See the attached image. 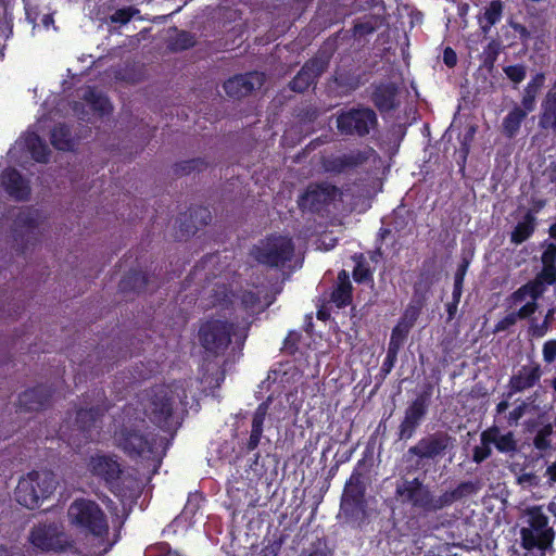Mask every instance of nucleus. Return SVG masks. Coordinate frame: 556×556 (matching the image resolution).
Instances as JSON below:
<instances>
[{
	"label": "nucleus",
	"mask_w": 556,
	"mask_h": 556,
	"mask_svg": "<svg viewBox=\"0 0 556 556\" xmlns=\"http://www.w3.org/2000/svg\"><path fill=\"white\" fill-rule=\"evenodd\" d=\"M135 414L130 407L123 409V420L113 433L114 443L130 459L151 462L156 473L170 441L150 430L146 419Z\"/></svg>",
	"instance_id": "nucleus-1"
},
{
	"label": "nucleus",
	"mask_w": 556,
	"mask_h": 556,
	"mask_svg": "<svg viewBox=\"0 0 556 556\" xmlns=\"http://www.w3.org/2000/svg\"><path fill=\"white\" fill-rule=\"evenodd\" d=\"M250 328V321L240 326L227 319L210 317L200 324L199 344L207 358H216L225 354L233 339L232 350L242 354Z\"/></svg>",
	"instance_id": "nucleus-2"
},
{
	"label": "nucleus",
	"mask_w": 556,
	"mask_h": 556,
	"mask_svg": "<svg viewBox=\"0 0 556 556\" xmlns=\"http://www.w3.org/2000/svg\"><path fill=\"white\" fill-rule=\"evenodd\" d=\"M70 523L85 535L104 541L109 535V522L101 506L89 498L74 500L67 510Z\"/></svg>",
	"instance_id": "nucleus-3"
},
{
	"label": "nucleus",
	"mask_w": 556,
	"mask_h": 556,
	"mask_svg": "<svg viewBox=\"0 0 556 556\" xmlns=\"http://www.w3.org/2000/svg\"><path fill=\"white\" fill-rule=\"evenodd\" d=\"M144 415L165 432H176L179 424L174 420L175 397L173 391L156 384L147 391L142 402Z\"/></svg>",
	"instance_id": "nucleus-4"
},
{
	"label": "nucleus",
	"mask_w": 556,
	"mask_h": 556,
	"mask_svg": "<svg viewBox=\"0 0 556 556\" xmlns=\"http://www.w3.org/2000/svg\"><path fill=\"white\" fill-rule=\"evenodd\" d=\"M55 475L50 470H33L18 480L14 495L16 502L28 508L35 509L41 501L48 498L56 489Z\"/></svg>",
	"instance_id": "nucleus-5"
},
{
	"label": "nucleus",
	"mask_w": 556,
	"mask_h": 556,
	"mask_svg": "<svg viewBox=\"0 0 556 556\" xmlns=\"http://www.w3.org/2000/svg\"><path fill=\"white\" fill-rule=\"evenodd\" d=\"M294 251L295 245L292 238L269 233L251 248L250 256L265 267L281 268L292 260Z\"/></svg>",
	"instance_id": "nucleus-6"
},
{
	"label": "nucleus",
	"mask_w": 556,
	"mask_h": 556,
	"mask_svg": "<svg viewBox=\"0 0 556 556\" xmlns=\"http://www.w3.org/2000/svg\"><path fill=\"white\" fill-rule=\"evenodd\" d=\"M395 497L402 505L409 506L425 516L442 510L440 495L435 496L430 486L417 477L397 483Z\"/></svg>",
	"instance_id": "nucleus-7"
},
{
	"label": "nucleus",
	"mask_w": 556,
	"mask_h": 556,
	"mask_svg": "<svg viewBox=\"0 0 556 556\" xmlns=\"http://www.w3.org/2000/svg\"><path fill=\"white\" fill-rule=\"evenodd\" d=\"M378 125L376 111L363 104L343 109L337 113L336 127L344 137L365 138Z\"/></svg>",
	"instance_id": "nucleus-8"
},
{
	"label": "nucleus",
	"mask_w": 556,
	"mask_h": 556,
	"mask_svg": "<svg viewBox=\"0 0 556 556\" xmlns=\"http://www.w3.org/2000/svg\"><path fill=\"white\" fill-rule=\"evenodd\" d=\"M555 533L548 526L547 516L540 508H532L528 513V527L520 529L521 547L528 552H540L545 556V551L552 546Z\"/></svg>",
	"instance_id": "nucleus-9"
},
{
	"label": "nucleus",
	"mask_w": 556,
	"mask_h": 556,
	"mask_svg": "<svg viewBox=\"0 0 556 556\" xmlns=\"http://www.w3.org/2000/svg\"><path fill=\"white\" fill-rule=\"evenodd\" d=\"M455 445V438L450 435L446 431H435L429 433L418 440V442L410 446L407 455L415 456L416 467L425 465V460L437 462L450 453Z\"/></svg>",
	"instance_id": "nucleus-10"
},
{
	"label": "nucleus",
	"mask_w": 556,
	"mask_h": 556,
	"mask_svg": "<svg viewBox=\"0 0 556 556\" xmlns=\"http://www.w3.org/2000/svg\"><path fill=\"white\" fill-rule=\"evenodd\" d=\"M28 540L35 548L42 552L62 553L74 547V541L56 522L34 526Z\"/></svg>",
	"instance_id": "nucleus-11"
},
{
	"label": "nucleus",
	"mask_w": 556,
	"mask_h": 556,
	"mask_svg": "<svg viewBox=\"0 0 556 556\" xmlns=\"http://www.w3.org/2000/svg\"><path fill=\"white\" fill-rule=\"evenodd\" d=\"M333 55V50L321 47L308 59L289 83V88L298 93H303L312 85H316L318 78L327 71Z\"/></svg>",
	"instance_id": "nucleus-12"
},
{
	"label": "nucleus",
	"mask_w": 556,
	"mask_h": 556,
	"mask_svg": "<svg viewBox=\"0 0 556 556\" xmlns=\"http://www.w3.org/2000/svg\"><path fill=\"white\" fill-rule=\"evenodd\" d=\"M432 391L433 387L430 383L427 384L407 405L399 425L397 437L400 440H409L414 437L428 414Z\"/></svg>",
	"instance_id": "nucleus-13"
},
{
	"label": "nucleus",
	"mask_w": 556,
	"mask_h": 556,
	"mask_svg": "<svg viewBox=\"0 0 556 556\" xmlns=\"http://www.w3.org/2000/svg\"><path fill=\"white\" fill-rule=\"evenodd\" d=\"M89 471L92 476L104 481L105 486L116 497H128L127 490L121 485L122 468L119 463L109 455L91 456L88 464Z\"/></svg>",
	"instance_id": "nucleus-14"
},
{
	"label": "nucleus",
	"mask_w": 556,
	"mask_h": 556,
	"mask_svg": "<svg viewBox=\"0 0 556 556\" xmlns=\"http://www.w3.org/2000/svg\"><path fill=\"white\" fill-rule=\"evenodd\" d=\"M96 404L88 408L76 410L75 425L84 439L91 438L92 431L102 421L104 415L111 409L112 403L109 401L103 389H97L92 392Z\"/></svg>",
	"instance_id": "nucleus-15"
},
{
	"label": "nucleus",
	"mask_w": 556,
	"mask_h": 556,
	"mask_svg": "<svg viewBox=\"0 0 556 556\" xmlns=\"http://www.w3.org/2000/svg\"><path fill=\"white\" fill-rule=\"evenodd\" d=\"M340 193V189L334 185L327 182L311 184L300 195L298 205L303 212L319 213Z\"/></svg>",
	"instance_id": "nucleus-16"
},
{
	"label": "nucleus",
	"mask_w": 556,
	"mask_h": 556,
	"mask_svg": "<svg viewBox=\"0 0 556 556\" xmlns=\"http://www.w3.org/2000/svg\"><path fill=\"white\" fill-rule=\"evenodd\" d=\"M540 378L541 368L539 365L522 366L517 374L510 377L508 391L503 394V400H501L495 406L496 415L506 413L509 407V400L513 395L534 387L540 381Z\"/></svg>",
	"instance_id": "nucleus-17"
},
{
	"label": "nucleus",
	"mask_w": 556,
	"mask_h": 556,
	"mask_svg": "<svg viewBox=\"0 0 556 556\" xmlns=\"http://www.w3.org/2000/svg\"><path fill=\"white\" fill-rule=\"evenodd\" d=\"M369 151H372V149L368 151L356 149L340 155H324L321 156L320 164L326 173L340 175L366 163L369 159Z\"/></svg>",
	"instance_id": "nucleus-18"
},
{
	"label": "nucleus",
	"mask_w": 556,
	"mask_h": 556,
	"mask_svg": "<svg viewBox=\"0 0 556 556\" xmlns=\"http://www.w3.org/2000/svg\"><path fill=\"white\" fill-rule=\"evenodd\" d=\"M365 492L366 488L361 473L353 472L345 483L341 498V507L345 515L355 516L364 513L366 507Z\"/></svg>",
	"instance_id": "nucleus-19"
},
{
	"label": "nucleus",
	"mask_w": 556,
	"mask_h": 556,
	"mask_svg": "<svg viewBox=\"0 0 556 556\" xmlns=\"http://www.w3.org/2000/svg\"><path fill=\"white\" fill-rule=\"evenodd\" d=\"M212 220L208 207L202 205L190 206L187 212L181 213L176 223L180 240H187L194 236L200 229L207 226Z\"/></svg>",
	"instance_id": "nucleus-20"
},
{
	"label": "nucleus",
	"mask_w": 556,
	"mask_h": 556,
	"mask_svg": "<svg viewBox=\"0 0 556 556\" xmlns=\"http://www.w3.org/2000/svg\"><path fill=\"white\" fill-rule=\"evenodd\" d=\"M265 81V75L253 71L244 74H237L224 83V90L228 97L242 99L250 96L254 90L260 89Z\"/></svg>",
	"instance_id": "nucleus-21"
},
{
	"label": "nucleus",
	"mask_w": 556,
	"mask_h": 556,
	"mask_svg": "<svg viewBox=\"0 0 556 556\" xmlns=\"http://www.w3.org/2000/svg\"><path fill=\"white\" fill-rule=\"evenodd\" d=\"M55 390L46 384H37L18 395V408L24 412H40L50 407Z\"/></svg>",
	"instance_id": "nucleus-22"
},
{
	"label": "nucleus",
	"mask_w": 556,
	"mask_h": 556,
	"mask_svg": "<svg viewBox=\"0 0 556 556\" xmlns=\"http://www.w3.org/2000/svg\"><path fill=\"white\" fill-rule=\"evenodd\" d=\"M370 100L375 108L381 113H389L400 106V88L393 81H380L372 84Z\"/></svg>",
	"instance_id": "nucleus-23"
},
{
	"label": "nucleus",
	"mask_w": 556,
	"mask_h": 556,
	"mask_svg": "<svg viewBox=\"0 0 556 556\" xmlns=\"http://www.w3.org/2000/svg\"><path fill=\"white\" fill-rule=\"evenodd\" d=\"M1 184L7 194L17 202L28 201L31 194L29 180L16 168H5L1 174Z\"/></svg>",
	"instance_id": "nucleus-24"
},
{
	"label": "nucleus",
	"mask_w": 556,
	"mask_h": 556,
	"mask_svg": "<svg viewBox=\"0 0 556 556\" xmlns=\"http://www.w3.org/2000/svg\"><path fill=\"white\" fill-rule=\"evenodd\" d=\"M481 442L492 443L496 451L503 454L515 455L518 452V442L513 431L501 433L497 425L489 427L480 435Z\"/></svg>",
	"instance_id": "nucleus-25"
},
{
	"label": "nucleus",
	"mask_w": 556,
	"mask_h": 556,
	"mask_svg": "<svg viewBox=\"0 0 556 556\" xmlns=\"http://www.w3.org/2000/svg\"><path fill=\"white\" fill-rule=\"evenodd\" d=\"M270 406V399L258 404L252 415L251 431L248 440L242 444L241 450L251 453L257 448L264 432V422Z\"/></svg>",
	"instance_id": "nucleus-26"
},
{
	"label": "nucleus",
	"mask_w": 556,
	"mask_h": 556,
	"mask_svg": "<svg viewBox=\"0 0 556 556\" xmlns=\"http://www.w3.org/2000/svg\"><path fill=\"white\" fill-rule=\"evenodd\" d=\"M368 81V73L357 70H338L333 75V83L342 94H351Z\"/></svg>",
	"instance_id": "nucleus-27"
},
{
	"label": "nucleus",
	"mask_w": 556,
	"mask_h": 556,
	"mask_svg": "<svg viewBox=\"0 0 556 556\" xmlns=\"http://www.w3.org/2000/svg\"><path fill=\"white\" fill-rule=\"evenodd\" d=\"M539 126L556 134V80L541 102Z\"/></svg>",
	"instance_id": "nucleus-28"
},
{
	"label": "nucleus",
	"mask_w": 556,
	"mask_h": 556,
	"mask_svg": "<svg viewBox=\"0 0 556 556\" xmlns=\"http://www.w3.org/2000/svg\"><path fill=\"white\" fill-rule=\"evenodd\" d=\"M330 299L338 308L346 307L352 303L353 287L349 273L345 269L338 273L337 283L333 287Z\"/></svg>",
	"instance_id": "nucleus-29"
},
{
	"label": "nucleus",
	"mask_w": 556,
	"mask_h": 556,
	"mask_svg": "<svg viewBox=\"0 0 556 556\" xmlns=\"http://www.w3.org/2000/svg\"><path fill=\"white\" fill-rule=\"evenodd\" d=\"M149 286V277L146 273L131 269L123 276L118 283L122 293H141Z\"/></svg>",
	"instance_id": "nucleus-30"
},
{
	"label": "nucleus",
	"mask_w": 556,
	"mask_h": 556,
	"mask_svg": "<svg viewBox=\"0 0 556 556\" xmlns=\"http://www.w3.org/2000/svg\"><path fill=\"white\" fill-rule=\"evenodd\" d=\"M81 99L90 106L93 113L101 117L110 115L113 111V106L109 98L98 91L94 87H87Z\"/></svg>",
	"instance_id": "nucleus-31"
},
{
	"label": "nucleus",
	"mask_w": 556,
	"mask_h": 556,
	"mask_svg": "<svg viewBox=\"0 0 556 556\" xmlns=\"http://www.w3.org/2000/svg\"><path fill=\"white\" fill-rule=\"evenodd\" d=\"M529 113V111L516 104L502 121L503 135L508 139L515 138Z\"/></svg>",
	"instance_id": "nucleus-32"
},
{
	"label": "nucleus",
	"mask_w": 556,
	"mask_h": 556,
	"mask_svg": "<svg viewBox=\"0 0 556 556\" xmlns=\"http://www.w3.org/2000/svg\"><path fill=\"white\" fill-rule=\"evenodd\" d=\"M50 141L54 149L64 152L73 151L76 144L72 129L65 123H59L51 129Z\"/></svg>",
	"instance_id": "nucleus-33"
},
{
	"label": "nucleus",
	"mask_w": 556,
	"mask_h": 556,
	"mask_svg": "<svg viewBox=\"0 0 556 556\" xmlns=\"http://www.w3.org/2000/svg\"><path fill=\"white\" fill-rule=\"evenodd\" d=\"M40 223V211L33 206L22 207L14 218V230L34 232Z\"/></svg>",
	"instance_id": "nucleus-34"
},
{
	"label": "nucleus",
	"mask_w": 556,
	"mask_h": 556,
	"mask_svg": "<svg viewBox=\"0 0 556 556\" xmlns=\"http://www.w3.org/2000/svg\"><path fill=\"white\" fill-rule=\"evenodd\" d=\"M545 83V75L543 73H536L530 81L527 84L521 98V104L519 106L526 109L529 112H533L536 106L538 94Z\"/></svg>",
	"instance_id": "nucleus-35"
},
{
	"label": "nucleus",
	"mask_w": 556,
	"mask_h": 556,
	"mask_svg": "<svg viewBox=\"0 0 556 556\" xmlns=\"http://www.w3.org/2000/svg\"><path fill=\"white\" fill-rule=\"evenodd\" d=\"M25 148L33 160L38 163H48L50 149L46 141L36 132L28 134L25 138Z\"/></svg>",
	"instance_id": "nucleus-36"
},
{
	"label": "nucleus",
	"mask_w": 556,
	"mask_h": 556,
	"mask_svg": "<svg viewBox=\"0 0 556 556\" xmlns=\"http://www.w3.org/2000/svg\"><path fill=\"white\" fill-rule=\"evenodd\" d=\"M383 22L384 17L381 15H365L363 18H358L354 22L351 29L352 35L355 38H362L371 35L383 25Z\"/></svg>",
	"instance_id": "nucleus-37"
},
{
	"label": "nucleus",
	"mask_w": 556,
	"mask_h": 556,
	"mask_svg": "<svg viewBox=\"0 0 556 556\" xmlns=\"http://www.w3.org/2000/svg\"><path fill=\"white\" fill-rule=\"evenodd\" d=\"M477 488L471 481L460 482L454 490H446L440 495L442 509L450 507L465 496L471 495Z\"/></svg>",
	"instance_id": "nucleus-38"
},
{
	"label": "nucleus",
	"mask_w": 556,
	"mask_h": 556,
	"mask_svg": "<svg viewBox=\"0 0 556 556\" xmlns=\"http://www.w3.org/2000/svg\"><path fill=\"white\" fill-rule=\"evenodd\" d=\"M503 2L501 0H492L485 8L483 16L479 17V24L482 33L486 35L491 27L498 23L503 15Z\"/></svg>",
	"instance_id": "nucleus-39"
},
{
	"label": "nucleus",
	"mask_w": 556,
	"mask_h": 556,
	"mask_svg": "<svg viewBox=\"0 0 556 556\" xmlns=\"http://www.w3.org/2000/svg\"><path fill=\"white\" fill-rule=\"evenodd\" d=\"M535 218L528 212L523 216V219L518 222L514 230L510 233V241L514 244H521L528 240L534 232Z\"/></svg>",
	"instance_id": "nucleus-40"
},
{
	"label": "nucleus",
	"mask_w": 556,
	"mask_h": 556,
	"mask_svg": "<svg viewBox=\"0 0 556 556\" xmlns=\"http://www.w3.org/2000/svg\"><path fill=\"white\" fill-rule=\"evenodd\" d=\"M544 287L541 280L534 279L522 285L510 295V300L514 304L523 302L528 296L536 301L543 293Z\"/></svg>",
	"instance_id": "nucleus-41"
},
{
	"label": "nucleus",
	"mask_w": 556,
	"mask_h": 556,
	"mask_svg": "<svg viewBox=\"0 0 556 556\" xmlns=\"http://www.w3.org/2000/svg\"><path fill=\"white\" fill-rule=\"evenodd\" d=\"M425 304L426 296L424 293L419 292V283H415L413 298L408 305L406 306V308L404 309L403 315L401 317L413 324H416Z\"/></svg>",
	"instance_id": "nucleus-42"
},
{
	"label": "nucleus",
	"mask_w": 556,
	"mask_h": 556,
	"mask_svg": "<svg viewBox=\"0 0 556 556\" xmlns=\"http://www.w3.org/2000/svg\"><path fill=\"white\" fill-rule=\"evenodd\" d=\"M207 167L208 163L204 157H194L175 163L173 172L176 176H185L204 172Z\"/></svg>",
	"instance_id": "nucleus-43"
},
{
	"label": "nucleus",
	"mask_w": 556,
	"mask_h": 556,
	"mask_svg": "<svg viewBox=\"0 0 556 556\" xmlns=\"http://www.w3.org/2000/svg\"><path fill=\"white\" fill-rule=\"evenodd\" d=\"M529 408V404L526 401H520L508 414L503 413L502 415L495 414V421L504 424L507 427H517L521 418L526 415Z\"/></svg>",
	"instance_id": "nucleus-44"
},
{
	"label": "nucleus",
	"mask_w": 556,
	"mask_h": 556,
	"mask_svg": "<svg viewBox=\"0 0 556 556\" xmlns=\"http://www.w3.org/2000/svg\"><path fill=\"white\" fill-rule=\"evenodd\" d=\"M195 45V37L187 30H179L175 37L168 40L167 47L173 52L188 50Z\"/></svg>",
	"instance_id": "nucleus-45"
},
{
	"label": "nucleus",
	"mask_w": 556,
	"mask_h": 556,
	"mask_svg": "<svg viewBox=\"0 0 556 556\" xmlns=\"http://www.w3.org/2000/svg\"><path fill=\"white\" fill-rule=\"evenodd\" d=\"M356 260L355 267L353 269V279L357 283H372L374 276L369 268V265L364 261L363 255L354 257Z\"/></svg>",
	"instance_id": "nucleus-46"
},
{
	"label": "nucleus",
	"mask_w": 556,
	"mask_h": 556,
	"mask_svg": "<svg viewBox=\"0 0 556 556\" xmlns=\"http://www.w3.org/2000/svg\"><path fill=\"white\" fill-rule=\"evenodd\" d=\"M553 433V427L551 424L544 425L541 429L538 430L536 434L533 438V445L539 451H546L551 448V435Z\"/></svg>",
	"instance_id": "nucleus-47"
},
{
	"label": "nucleus",
	"mask_w": 556,
	"mask_h": 556,
	"mask_svg": "<svg viewBox=\"0 0 556 556\" xmlns=\"http://www.w3.org/2000/svg\"><path fill=\"white\" fill-rule=\"evenodd\" d=\"M239 300L242 307L249 313H254V311L261 305L260 294L252 290L241 291Z\"/></svg>",
	"instance_id": "nucleus-48"
},
{
	"label": "nucleus",
	"mask_w": 556,
	"mask_h": 556,
	"mask_svg": "<svg viewBox=\"0 0 556 556\" xmlns=\"http://www.w3.org/2000/svg\"><path fill=\"white\" fill-rule=\"evenodd\" d=\"M146 556H184L177 551L172 549L167 542H159L150 545L146 549Z\"/></svg>",
	"instance_id": "nucleus-49"
},
{
	"label": "nucleus",
	"mask_w": 556,
	"mask_h": 556,
	"mask_svg": "<svg viewBox=\"0 0 556 556\" xmlns=\"http://www.w3.org/2000/svg\"><path fill=\"white\" fill-rule=\"evenodd\" d=\"M506 77L514 84H520L527 76V67L523 64H514L503 67Z\"/></svg>",
	"instance_id": "nucleus-50"
},
{
	"label": "nucleus",
	"mask_w": 556,
	"mask_h": 556,
	"mask_svg": "<svg viewBox=\"0 0 556 556\" xmlns=\"http://www.w3.org/2000/svg\"><path fill=\"white\" fill-rule=\"evenodd\" d=\"M399 350L391 349L388 346L387 355L382 362V365L379 370V376L381 379H386L387 376L392 371L397 361Z\"/></svg>",
	"instance_id": "nucleus-51"
},
{
	"label": "nucleus",
	"mask_w": 556,
	"mask_h": 556,
	"mask_svg": "<svg viewBox=\"0 0 556 556\" xmlns=\"http://www.w3.org/2000/svg\"><path fill=\"white\" fill-rule=\"evenodd\" d=\"M500 51V43L496 40H491L483 50V65L485 67H493Z\"/></svg>",
	"instance_id": "nucleus-52"
},
{
	"label": "nucleus",
	"mask_w": 556,
	"mask_h": 556,
	"mask_svg": "<svg viewBox=\"0 0 556 556\" xmlns=\"http://www.w3.org/2000/svg\"><path fill=\"white\" fill-rule=\"evenodd\" d=\"M139 13V10L132 7L128 8H122L117 9L112 15H111V22L117 23L121 25L127 24L135 14Z\"/></svg>",
	"instance_id": "nucleus-53"
},
{
	"label": "nucleus",
	"mask_w": 556,
	"mask_h": 556,
	"mask_svg": "<svg viewBox=\"0 0 556 556\" xmlns=\"http://www.w3.org/2000/svg\"><path fill=\"white\" fill-rule=\"evenodd\" d=\"M319 115V109L313 104L300 108L296 112V117L303 123H313L318 118Z\"/></svg>",
	"instance_id": "nucleus-54"
},
{
	"label": "nucleus",
	"mask_w": 556,
	"mask_h": 556,
	"mask_svg": "<svg viewBox=\"0 0 556 556\" xmlns=\"http://www.w3.org/2000/svg\"><path fill=\"white\" fill-rule=\"evenodd\" d=\"M473 132H475V129L471 128L470 131H468L465 135L464 139L460 142V147H459L458 153H459V155L462 157V162H458V164L460 165V169L462 170L465 169V164H466L469 151H470V141L472 140Z\"/></svg>",
	"instance_id": "nucleus-55"
},
{
	"label": "nucleus",
	"mask_w": 556,
	"mask_h": 556,
	"mask_svg": "<svg viewBox=\"0 0 556 556\" xmlns=\"http://www.w3.org/2000/svg\"><path fill=\"white\" fill-rule=\"evenodd\" d=\"M434 265H435L434 260H426V261H424L420 273H419L420 280L427 282V289H429L430 286L433 283Z\"/></svg>",
	"instance_id": "nucleus-56"
},
{
	"label": "nucleus",
	"mask_w": 556,
	"mask_h": 556,
	"mask_svg": "<svg viewBox=\"0 0 556 556\" xmlns=\"http://www.w3.org/2000/svg\"><path fill=\"white\" fill-rule=\"evenodd\" d=\"M491 444L492 443L481 442L480 446H476L472 451V460L477 464H481L488 459L492 454Z\"/></svg>",
	"instance_id": "nucleus-57"
},
{
	"label": "nucleus",
	"mask_w": 556,
	"mask_h": 556,
	"mask_svg": "<svg viewBox=\"0 0 556 556\" xmlns=\"http://www.w3.org/2000/svg\"><path fill=\"white\" fill-rule=\"evenodd\" d=\"M407 337L408 336L402 332L401 329L393 327L388 346L400 351L404 345Z\"/></svg>",
	"instance_id": "nucleus-58"
},
{
	"label": "nucleus",
	"mask_w": 556,
	"mask_h": 556,
	"mask_svg": "<svg viewBox=\"0 0 556 556\" xmlns=\"http://www.w3.org/2000/svg\"><path fill=\"white\" fill-rule=\"evenodd\" d=\"M543 282L548 285L556 283V266L552 265H543L542 271L539 274L538 278Z\"/></svg>",
	"instance_id": "nucleus-59"
},
{
	"label": "nucleus",
	"mask_w": 556,
	"mask_h": 556,
	"mask_svg": "<svg viewBox=\"0 0 556 556\" xmlns=\"http://www.w3.org/2000/svg\"><path fill=\"white\" fill-rule=\"evenodd\" d=\"M469 265L470 260L466 256H463L454 274V283L464 285L465 276L468 271Z\"/></svg>",
	"instance_id": "nucleus-60"
},
{
	"label": "nucleus",
	"mask_w": 556,
	"mask_h": 556,
	"mask_svg": "<svg viewBox=\"0 0 556 556\" xmlns=\"http://www.w3.org/2000/svg\"><path fill=\"white\" fill-rule=\"evenodd\" d=\"M516 323H517V318H516L514 312L509 313L495 324L493 332L498 333V332L506 331L511 326H514Z\"/></svg>",
	"instance_id": "nucleus-61"
},
{
	"label": "nucleus",
	"mask_w": 556,
	"mask_h": 556,
	"mask_svg": "<svg viewBox=\"0 0 556 556\" xmlns=\"http://www.w3.org/2000/svg\"><path fill=\"white\" fill-rule=\"evenodd\" d=\"M541 261L543 265H552L556 263V244L549 242L546 244L542 253Z\"/></svg>",
	"instance_id": "nucleus-62"
},
{
	"label": "nucleus",
	"mask_w": 556,
	"mask_h": 556,
	"mask_svg": "<svg viewBox=\"0 0 556 556\" xmlns=\"http://www.w3.org/2000/svg\"><path fill=\"white\" fill-rule=\"evenodd\" d=\"M281 546H282L281 539L274 540L261 549L260 556H278V554L281 549Z\"/></svg>",
	"instance_id": "nucleus-63"
},
{
	"label": "nucleus",
	"mask_w": 556,
	"mask_h": 556,
	"mask_svg": "<svg viewBox=\"0 0 556 556\" xmlns=\"http://www.w3.org/2000/svg\"><path fill=\"white\" fill-rule=\"evenodd\" d=\"M543 359L548 364L556 359V340H548L544 343Z\"/></svg>",
	"instance_id": "nucleus-64"
}]
</instances>
